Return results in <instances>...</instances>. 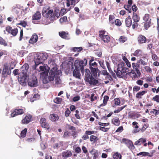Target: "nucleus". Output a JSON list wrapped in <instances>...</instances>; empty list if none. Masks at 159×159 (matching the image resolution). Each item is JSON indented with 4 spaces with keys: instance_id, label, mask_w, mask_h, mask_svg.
Segmentation results:
<instances>
[{
    "instance_id": "nucleus-1",
    "label": "nucleus",
    "mask_w": 159,
    "mask_h": 159,
    "mask_svg": "<svg viewBox=\"0 0 159 159\" xmlns=\"http://www.w3.org/2000/svg\"><path fill=\"white\" fill-rule=\"evenodd\" d=\"M48 63L50 65V67L52 68L49 72L48 77L47 75L46 78L48 82L47 84L49 81H53L57 76H59L61 74V71L60 70H58L57 65L54 62L51 61H48Z\"/></svg>"
},
{
    "instance_id": "nucleus-2",
    "label": "nucleus",
    "mask_w": 159,
    "mask_h": 159,
    "mask_svg": "<svg viewBox=\"0 0 159 159\" xmlns=\"http://www.w3.org/2000/svg\"><path fill=\"white\" fill-rule=\"evenodd\" d=\"M147 63L142 59L139 60L136 63H133L132 64V66L133 69L135 70L138 74H140L139 69H140L142 71H146L147 72L151 73L152 70L149 66H145L143 67L142 66H145Z\"/></svg>"
},
{
    "instance_id": "nucleus-3",
    "label": "nucleus",
    "mask_w": 159,
    "mask_h": 159,
    "mask_svg": "<svg viewBox=\"0 0 159 159\" xmlns=\"http://www.w3.org/2000/svg\"><path fill=\"white\" fill-rule=\"evenodd\" d=\"M42 14L43 17L49 18L51 21L56 20L60 16L59 10H56L53 12V10L50 9L49 7H44L42 10Z\"/></svg>"
},
{
    "instance_id": "nucleus-4",
    "label": "nucleus",
    "mask_w": 159,
    "mask_h": 159,
    "mask_svg": "<svg viewBox=\"0 0 159 159\" xmlns=\"http://www.w3.org/2000/svg\"><path fill=\"white\" fill-rule=\"evenodd\" d=\"M35 69L39 72H41L39 74L41 78L42 79L44 84H47L48 80L46 77L50 69V67L46 64H44L42 66H40L39 68L35 67Z\"/></svg>"
},
{
    "instance_id": "nucleus-5",
    "label": "nucleus",
    "mask_w": 159,
    "mask_h": 159,
    "mask_svg": "<svg viewBox=\"0 0 159 159\" xmlns=\"http://www.w3.org/2000/svg\"><path fill=\"white\" fill-rule=\"evenodd\" d=\"M48 57V55L46 53H42L37 54L35 57L34 61L36 67H37L38 65L45 60Z\"/></svg>"
},
{
    "instance_id": "nucleus-6",
    "label": "nucleus",
    "mask_w": 159,
    "mask_h": 159,
    "mask_svg": "<svg viewBox=\"0 0 159 159\" xmlns=\"http://www.w3.org/2000/svg\"><path fill=\"white\" fill-rule=\"evenodd\" d=\"M87 60L84 59L83 60L79 61L78 60H76L74 63V66L75 68H79L81 70L82 72L84 71V66H86L87 63Z\"/></svg>"
},
{
    "instance_id": "nucleus-7",
    "label": "nucleus",
    "mask_w": 159,
    "mask_h": 159,
    "mask_svg": "<svg viewBox=\"0 0 159 159\" xmlns=\"http://www.w3.org/2000/svg\"><path fill=\"white\" fill-rule=\"evenodd\" d=\"M99 36L101 40L105 43H108L110 40V38L108 34L104 30L100 31Z\"/></svg>"
},
{
    "instance_id": "nucleus-8",
    "label": "nucleus",
    "mask_w": 159,
    "mask_h": 159,
    "mask_svg": "<svg viewBox=\"0 0 159 159\" xmlns=\"http://www.w3.org/2000/svg\"><path fill=\"white\" fill-rule=\"evenodd\" d=\"M28 85L31 87H36L38 85L37 78L36 76L32 75L28 79Z\"/></svg>"
},
{
    "instance_id": "nucleus-9",
    "label": "nucleus",
    "mask_w": 159,
    "mask_h": 159,
    "mask_svg": "<svg viewBox=\"0 0 159 159\" xmlns=\"http://www.w3.org/2000/svg\"><path fill=\"white\" fill-rule=\"evenodd\" d=\"M143 20L145 21L144 27L146 29H147L150 25L151 24V19L149 17V15L148 14H146L143 17Z\"/></svg>"
},
{
    "instance_id": "nucleus-10",
    "label": "nucleus",
    "mask_w": 159,
    "mask_h": 159,
    "mask_svg": "<svg viewBox=\"0 0 159 159\" xmlns=\"http://www.w3.org/2000/svg\"><path fill=\"white\" fill-rule=\"evenodd\" d=\"M85 81L91 85H96L98 83V81L94 79L92 76L87 77L85 78Z\"/></svg>"
},
{
    "instance_id": "nucleus-11",
    "label": "nucleus",
    "mask_w": 159,
    "mask_h": 159,
    "mask_svg": "<svg viewBox=\"0 0 159 159\" xmlns=\"http://www.w3.org/2000/svg\"><path fill=\"white\" fill-rule=\"evenodd\" d=\"M122 142L126 144L130 149L134 150L135 149V147L133 145L132 142L130 140L123 139H122Z\"/></svg>"
},
{
    "instance_id": "nucleus-12",
    "label": "nucleus",
    "mask_w": 159,
    "mask_h": 159,
    "mask_svg": "<svg viewBox=\"0 0 159 159\" xmlns=\"http://www.w3.org/2000/svg\"><path fill=\"white\" fill-rule=\"evenodd\" d=\"M117 70L121 71L123 73H126L129 71V69L125 67L124 63L123 62H120L118 65Z\"/></svg>"
},
{
    "instance_id": "nucleus-13",
    "label": "nucleus",
    "mask_w": 159,
    "mask_h": 159,
    "mask_svg": "<svg viewBox=\"0 0 159 159\" xmlns=\"http://www.w3.org/2000/svg\"><path fill=\"white\" fill-rule=\"evenodd\" d=\"M29 68V66L28 64H25L23 65L20 68L21 74L24 75L29 76V72H28Z\"/></svg>"
},
{
    "instance_id": "nucleus-14",
    "label": "nucleus",
    "mask_w": 159,
    "mask_h": 159,
    "mask_svg": "<svg viewBox=\"0 0 159 159\" xmlns=\"http://www.w3.org/2000/svg\"><path fill=\"white\" fill-rule=\"evenodd\" d=\"M32 116L28 114L21 121L22 124H27L31 121Z\"/></svg>"
},
{
    "instance_id": "nucleus-15",
    "label": "nucleus",
    "mask_w": 159,
    "mask_h": 159,
    "mask_svg": "<svg viewBox=\"0 0 159 159\" xmlns=\"http://www.w3.org/2000/svg\"><path fill=\"white\" fill-rule=\"evenodd\" d=\"M29 76L23 75L20 78H19L18 79V80L20 84L23 86H25L26 84L28 76Z\"/></svg>"
},
{
    "instance_id": "nucleus-16",
    "label": "nucleus",
    "mask_w": 159,
    "mask_h": 159,
    "mask_svg": "<svg viewBox=\"0 0 159 159\" xmlns=\"http://www.w3.org/2000/svg\"><path fill=\"white\" fill-rule=\"evenodd\" d=\"M24 113V111L22 109H16L11 114V116L14 117L16 116L21 115Z\"/></svg>"
},
{
    "instance_id": "nucleus-17",
    "label": "nucleus",
    "mask_w": 159,
    "mask_h": 159,
    "mask_svg": "<svg viewBox=\"0 0 159 159\" xmlns=\"http://www.w3.org/2000/svg\"><path fill=\"white\" fill-rule=\"evenodd\" d=\"M40 122L41 126L43 127L46 128L48 129H49V127L47 123L46 122V120L45 118H41L40 120Z\"/></svg>"
},
{
    "instance_id": "nucleus-18",
    "label": "nucleus",
    "mask_w": 159,
    "mask_h": 159,
    "mask_svg": "<svg viewBox=\"0 0 159 159\" xmlns=\"http://www.w3.org/2000/svg\"><path fill=\"white\" fill-rule=\"evenodd\" d=\"M138 43L140 44L145 43L146 42V38L144 36L139 35L138 38Z\"/></svg>"
},
{
    "instance_id": "nucleus-19",
    "label": "nucleus",
    "mask_w": 159,
    "mask_h": 159,
    "mask_svg": "<svg viewBox=\"0 0 159 159\" xmlns=\"http://www.w3.org/2000/svg\"><path fill=\"white\" fill-rule=\"evenodd\" d=\"M49 118L52 121L56 122L58 120L59 117L57 115L55 114H52L50 115Z\"/></svg>"
},
{
    "instance_id": "nucleus-20",
    "label": "nucleus",
    "mask_w": 159,
    "mask_h": 159,
    "mask_svg": "<svg viewBox=\"0 0 159 159\" xmlns=\"http://www.w3.org/2000/svg\"><path fill=\"white\" fill-rule=\"evenodd\" d=\"M90 153L93 155V159H97L98 157V152L96 149H93L90 151Z\"/></svg>"
},
{
    "instance_id": "nucleus-21",
    "label": "nucleus",
    "mask_w": 159,
    "mask_h": 159,
    "mask_svg": "<svg viewBox=\"0 0 159 159\" xmlns=\"http://www.w3.org/2000/svg\"><path fill=\"white\" fill-rule=\"evenodd\" d=\"M66 1L67 7H69L70 5H75L79 0H66Z\"/></svg>"
},
{
    "instance_id": "nucleus-22",
    "label": "nucleus",
    "mask_w": 159,
    "mask_h": 159,
    "mask_svg": "<svg viewBox=\"0 0 159 159\" xmlns=\"http://www.w3.org/2000/svg\"><path fill=\"white\" fill-rule=\"evenodd\" d=\"M59 35L62 38L66 39H70V36L68 33L64 31L60 32Z\"/></svg>"
},
{
    "instance_id": "nucleus-23",
    "label": "nucleus",
    "mask_w": 159,
    "mask_h": 159,
    "mask_svg": "<svg viewBox=\"0 0 159 159\" xmlns=\"http://www.w3.org/2000/svg\"><path fill=\"white\" fill-rule=\"evenodd\" d=\"M59 76H57L54 80L55 85L56 86L60 87L61 85V80Z\"/></svg>"
},
{
    "instance_id": "nucleus-24",
    "label": "nucleus",
    "mask_w": 159,
    "mask_h": 159,
    "mask_svg": "<svg viewBox=\"0 0 159 159\" xmlns=\"http://www.w3.org/2000/svg\"><path fill=\"white\" fill-rule=\"evenodd\" d=\"M38 36L37 34L33 35L29 41L30 43L33 44L37 42Z\"/></svg>"
},
{
    "instance_id": "nucleus-25",
    "label": "nucleus",
    "mask_w": 159,
    "mask_h": 159,
    "mask_svg": "<svg viewBox=\"0 0 159 159\" xmlns=\"http://www.w3.org/2000/svg\"><path fill=\"white\" fill-rule=\"evenodd\" d=\"M80 69L79 68H77L75 67V69L74 70L73 72V75L74 76L76 77V78H80V74L79 72V70Z\"/></svg>"
},
{
    "instance_id": "nucleus-26",
    "label": "nucleus",
    "mask_w": 159,
    "mask_h": 159,
    "mask_svg": "<svg viewBox=\"0 0 159 159\" xmlns=\"http://www.w3.org/2000/svg\"><path fill=\"white\" fill-rule=\"evenodd\" d=\"M72 155L71 152L70 151H65L63 152L62 156L64 157H70Z\"/></svg>"
},
{
    "instance_id": "nucleus-27",
    "label": "nucleus",
    "mask_w": 159,
    "mask_h": 159,
    "mask_svg": "<svg viewBox=\"0 0 159 159\" xmlns=\"http://www.w3.org/2000/svg\"><path fill=\"white\" fill-rule=\"evenodd\" d=\"M125 24L127 27H130L132 24V21L130 16L126 18L125 20Z\"/></svg>"
},
{
    "instance_id": "nucleus-28",
    "label": "nucleus",
    "mask_w": 159,
    "mask_h": 159,
    "mask_svg": "<svg viewBox=\"0 0 159 159\" xmlns=\"http://www.w3.org/2000/svg\"><path fill=\"white\" fill-rule=\"evenodd\" d=\"M146 141V139L144 138H141L137 141H136L134 143V144L136 145H140L142 143H143Z\"/></svg>"
},
{
    "instance_id": "nucleus-29",
    "label": "nucleus",
    "mask_w": 159,
    "mask_h": 159,
    "mask_svg": "<svg viewBox=\"0 0 159 159\" xmlns=\"http://www.w3.org/2000/svg\"><path fill=\"white\" fill-rule=\"evenodd\" d=\"M11 73V70L8 69L7 66H4L2 71V73L3 74H6L9 75H10Z\"/></svg>"
},
{
    "instance_id": "nucleus-30",
    "label": "nucleus",
    "mask_w": 159,
    "mask_h": 159,
    "mask_svg": "<svg viewBox=\"0 0 159 159\" xmlns=\"http://www.w3.org/2000/svg\"><path fill=\"white\" fill-rule=\"evenodd\" d=\"M41 14L39 11H37L36 13L33 15L32 17V20H38L40 18Z\"/></svg>"
},
{
    "instance_id": "nucleus-31",
    "label": "nucleus",
    "mask_w": 159,
    "mask_h": 159,
    "mask_svg": "<svg viewBox=\"0 0 159 159\" xmlns=\"http://www.w3.org/2000/svg\"><path fill=\"white\" fill-rule=\"evenodd\" d=\"M112 122L115 125L118 126L120 125V121L118 118L117 117L114 118L112 120Z\"/></svg>"
},
{
    "instance_id": "nucleus-32",
    "label": "nucleus",
    "mask_w": 159,
    "mask_h": 159,
    "mask_svg": "<svg viewBox=\"0 0 159 159\" xmlns=\"http://www.w3.org/2000/svg\"><path fill=\"white\" fill-rule=\"evenodd\" d=\"M133 55L134 56H136L137 57L141 56L142 55V52L140 50H137L135 51V52L133 54Z\"/></svg>"
},
{
    "instance_id": "nucleus-33",
    "label": "nucleus",
    "mask_w": 159,
    "mask_h": 159,
    "mask_svg": "<svg viewBox=\"0 0 159 159\" xmlns=\"http://www.w3.org/2000/svg\"><path fill=\"white\" fill-rule=\"evenodd\" d=\"M138 124V123L136 121L132 123L133 125L134 126V128L136 129L133 132L134 133H136L139 131V130L137 129L139 128V126L137 125Z\"/></svg>"
},
{
    "instance_id": "nucleus-34",
    "label": "nucleus",
    "mask_w": 159,
    "mask_h": 159,
    "mask_svg": "<svg viewBox=\"0 0 159 159\" xmlns=\"http://www.w3.org/2000/svg\"><path fill=\"white\" fill-rule=\"evenodd\" d=\"M109 98L108 96H105L103 97V103L100 105V107L105 106Z\"/></svg>"
},
{
    "instance_id": "nucleus-35",
    "label": "nucleus",
    "mask_w": 159,
    "mask_h": 159,
    "mask_svg": "<svg viewBox=\"0 0 159 159\" xmlns=\"http://www.w3.org/2000/svg\"><path fill=\"white\" fill-rule=\"evenodd\" d=\"M121 155L118 152L114 153L113 155L114 159H121Z\"/></svg>"
},
{
    "instance_id": "nucleus-36",
    "label": "nucleus",
    "mask_w": 159,
    "mask_h": 159,
    "mask_svg": "<svg viewBox=\"0 0 159 159\" xmlns=\"http://www.w3.org/2000/svg\"><path fill=\"white\" fill-rule=\"evenodd\" d=\"M127 39V38L124 36L120 37L119 40L120 43H123L125 42Z\"/></svg>"
},
{
    "instance_id": "nucleus-37",
    "label": "nucleus",
    "mask_w": 159,
    "mask_h": 159,
    "mask_svg": "<svg viewBox=\"0 0 159 159\" xmlns=\"http://www.w3.org/2000/svg\"><path fill=\"white\" fill-rule=\"evenodd\" d=\"M83 49L82 47H73L71 48V50L75 52H79Z\"/></svg>"
},
{
    "instance_id": "nucleus-38",
    "label": "nucleus",
    "mask_w": 159,
    "mask_h": 159,
    "mask_svg": "<svg viewBox=\"0 0 159 159\" xmlns=\"http://www.w3.org/2000/svg\"><path fill=\"white\" fill-rule=\"evenodd\" d=\"M17 24L20 25L24 27H25L27 25V22L25 20L20 21V22L17 23Z\"/></svg>"
},
{
    "instance_id": "nucleus-39",
    "label": "nucleus",
    "mask_w": 159,
    "mask_h": 159,
    "mask_svg": "<svg viewBox=\"0 0 159 159\" xmlns=\"http://www.w3.org/2000/svg\"><path fill=\"white\" fill-rule=\"evenodd\" d=\"M132 18L134 21L139 22L140 20L139 17L136 13H134Z\"/></svg>"
},
{
    "instance_id": "nucleus-40",
    "label": "nucleus",
    "mask_w": 159,
    "mask_h": 159,
    "mask_svg": "<svg viewBox=\"0 0 159 159\" xmlns=\"http://www.w3.org/2000/svg\"><path fill=\"white\" fill-rule=\"evenodd\" d=\"M159 114V110H157L155 109H153L150 112V114L152 115H158Z\"/></svg>"
},
{
    "instance_id": "nucleus-41",
    "label": "nucleus",
    "mask_w": 159,
    "mask_h": 159,
    "mask_svg": "<svg viewBox=\"0 0 159 159\" xmlns=\"http://www.w3.org/2000/svg\"><path fill=\"white\" fill-rule=\"evenodd\" d=\"M27 131V129L26 128H25L21 131L20 133V137L21 138H24L26 135V134Z\"/></svg>"
},
{
    "instance_id": "nucleus-42",
    "label": "nucleus",
    "mask_w": 159,
    "mask_h": 159,
    "mask_svg": "<svg viewBox=\"0 0 159 159\" xmlns=\"http://www.w3.org/2000/svg\"><path fill=\"white\" fill-rule=\"evenodd\" d=\"M146 92L144 91L139 92L137 93L136 95V97L138 98H141L142 96Z\"/></svg>"
},
{
    "instance_id": "nucleus-43",
    "label": "nucleus",
    "mask_w": 159,
    "mask_h": 159,
    "mask_svg": "<svg viewBox=\"0 0 159 159\" xmlns=\"http://www.w3.org/2000/svg\"><path fill=\"white\" fill-rule=\"evenodd\" d=\"M73 149L75 152L77 153H80L81 151L80 148V147H76V145H75L73 146Z\"/></svg>"
},
{
    "instance_id": "nucleus-44",
    "label": "nucleus",
    "mask_w": 159,
    "mask_h": 159,
    "mask_svg": "<svg viewBox=\"0 0 159 159\" xmlns=\"http://www.w3.org/2000/svg\"><path fill=\"white\" fill-rule=\"evenodd\" d=\"M62 146V143L61 142H60L57 143H55L53 146V147L54 148H58Z\"/></svg>"
},
{
    "instance_id": "nucleus-45",
    "label": "nucleus",
    "mask_w": 159,
    "mask_h": 159,
    "mask_svg": "<svg viewBox=\"0 0 159 159\" xmlns=\"http://www.w3.org/2000/svg\"><path fill=\"white\" fill-rule=\"evenodd\" d=\"M91 72L94 75H95L98 73V69L97 68H94L93 67H90Z\"/></svg>"
},
{
    "instance_id": "nucleus-46",
    "label": "nucleus",
    "mask_w": 159,
    "mask_h": 159,
    "mask_svg": "<svg viewBox=\"0 0 159 159\" xmlns=\"http://www.w3.org/2000/svg\"><path fill=\"white\" fill-rule=\"evenodd\" d=\"M90 141L91 142H95L96 141L98 140L97 137L94 135L90 136Z\"/></svg>"
},
{
    "instance_id": "nucleus-47",
    "label": "nucleus",
    "mask_w": 159,
    "mask_h": 159,
    "mask_svg": "<svg viewBox=\"0 0 159 159\" xmlns=\"http://www.w3.org/2000/svg\"><path fill=\"white\" fill-rule=\"evenodd\" d=\"M90 77V76H92L90 72V70L89 69H86L85 70V77L86 78V77Z\"/></svg>"
},
{
    "instance_id": "nucleus-48",
    "label": "nucleus",
    "mask_w": 159,
    "mask_h": 159,
    "mask_svg": "<svg viewBox=\"0 0 159 159\" xmlns=\"http://www.w3.org/2000/svg\"><path fill=\"white\" fill-rule=\"evenodd\" d=\"M62 100V99L61 98H57L54 100V102L56 103L60 104L61 103Z\"/></svg>"
},
{
    "instance_id": "nucleus-49",
    "label": "nucleus",
    "mask_w": 159,
    "mask_h": 159,
    "mask_svg": "<svg viewBox=\"0 0 159 159\" xmlns=\"http://www.w3.org/2000/svg\"><path fill=\"white\" fill-rule=\"evenodd\" d=\"M91 101V102H93L94 100L97 99V97L96 96H95V94L94 93L91 94V97H90Z\"/></svg>"
},
{
    "instance_id": "nucleus-50",
    "label": "nucleus",
    "mask_w": 159,
    "mask_h": 159,
    "mask_svg": "<svg viewBox=\"0 0 159 159\" xmlns=\"http://www.w3.org/2000/svg\"><path fill=\"white\" fill-rule=\"evenodd\" d=\"M0 44L4 46L7 45V43L1 37H0Z\"/></svg>"
},
{
    "instance_id": "nucleus-51",
    "label": "nucleus",
    "mask_w": 159,
    "mask_h": 159,
    "mask_svg": "<svg viewBox=\"0 0 159 159\" xmlns=\"http://www.w3.org/2000/svg\"><path fill=\"white\" fill-rule=\"evenodd\" d=\"M17 32L18 30L17 29H12L10 33L13 36H15L16 35Z\"/></svg>"
},
{
    "instance_id": "nucleus-52",
    "label": "nucleus",
    "mask_w": 159,
    "mask_h": 159,
    "mask_svg": "<svg viewBox=\"0 0 159 159\" xmlns=\"http://www.w3.org/2000/svg\"><path fill=\"white\" fill-rule=\"evenodd\" d=\"M67 20V17L65 16L61 18L59 20L60 23H62L64 22H66Z\"/></svg>"
},
{
    "instance_id": "nucleus-53",
    "label": "nucleus",
    "mask_w": 159,
    "mask_h": 159,
    "mask_svg": "<svg viewBox=\"0 0 159 159\" xmlns=\"http://www.w3.org/2000/svg\"><path fill=\"white\" fill-rule=\"evenodd\" d=\"M148 152H141L137 154L138 156L142 155L143 156H148Z\"/></svg>"
},
{
    "instance_id": "nucleus-54",
    "label": "nucleus",
    "mask_w": 159,
    "mask_h": 159,
    "mask_svg": "<svg viewBox=\"0 0 159 159\" xmlns=\"http://www.w3.org/2000/svg\"><path fill=\"white\" fill-rule=\"evenodd\" d=\"M116 73V74L117 76L121 78L122 77V74L124 73L122 72L121 71L117 70V71H115Z\"/></svg>"
},
{
    "instance_id": "nucleus-55",
    "label": "nucleus",
    "mask_w": 159,
    "mask_h": 159,
    "mask_svg": "<svg viewBox=\"0 0 159 159\" xmlns=\"http://www.w3.org/2000/svg\"><path fill=\"white\" fill-rule=\"evenodd\" d=\"M126 106H125L124 107H121L119 108L117 110L114 111V113H118L121 110L123 109Z\"/></svg>"
},
{
    "instance_id": "nucleus-56",
    "label": "nucleus",
    "mask_w": 159,
    "mask_h": 159,
    "mask_svg": "<svg viewBox=\"0 0 159 159\" xmlns=\"http://www.w3.org/2000/svg\"><path fill=\"white\" fill-rule=\"evenodd\" d=\"M89 65L90 66V67H96L97 66V63L95 61H93V62H91V63H89Z\"/></svg>"
},
{
    "instance_id": "nucleus-57",
    "label": "nucleus",
    "mask_w": 159,
    "mask_h": 159,
    "mask_svg": "<svg viewBox=\"0 0 159 159\" xmlns=\"http://www.w3.org/2000/svg\"><path fill=\"white\" fill-rule=\"evenodd\" d=\"M96 133L95 131H88L87 130L85 131V134H86L90 135L92 134H94Z\"/></svg>"
},
{
    "instance_id": "nucleus-58",
    "label": "nucleus",
    "mask_w": 159,
    "mask_h": 159,
    "mask_svg": "<svg viewBox=\"0 0 159 159\" xmlns=\"http://www.w3.org/2000/svg\"><path fill=\"white\" fill-rule=\"evenodd\" d=\"M115 23L116 25L118 26H120L121 24V23L119 19L116 20L115 21Z\"/></svg>"
},
{
    "instance_id": "nucleus-59",
    "label": "nucleus",
    "mask_w": 159,
    "mask_h": 159,
    "mask_svg": "<svg viewBox=\"0 0 159 159\" xmlns=\"http://www.w3.org/2000/svg\"><path fill=\"white\" fill-rule=\"evenodd\" d=\"M115 103L116 105H119L120 104V100L118 98H116L114 99Z\"/></svg>"
},
{
    "instance_id": "nucleus-60",
    "label": "nucleus",
    "mask_w": 159,
    "mask_h": 159,
    "mask_svg": "<svg viewBox=\"0 0 159 159\" xmlns=\"http://www.w3.org/2000/svg\"><path fill=\"white\" fill-rule=\"evenodd\" d=\"M99 128L100 130L104 132H107V131L108 129L109 128H105L103 127L100 126L99 127Z\"/></svg>"
},
{
    "instance_id": "nucleus-61",
    "label": "nucleus",
    "mask_w": 159,
    "mask_h": 159,
    "mask_svg": "<svg viewBox=\"0 0 159 159\" xmlns=\"http://www.w3.org/2000/svg\"><path fill=\"white\" fill-rule=\"evenodd\" d=\"M123 128L122 126H120L119 127L117 130H116V132H119L120 133L123 131Z\"/></svg>"
},
{
    "instance_id": "nucleus-62",
    "label": "nucleus",
    "mask_w": 159,
    "mask_h": 159,
    "mask_svg": "<svg viewBox=\"0 0 159 159\" xmlns=\"http://www.w3.org/2000/svg\"><path fill=\"white\" fill-rule=\"evenodd\" d=\"M153 99L157 102H159V95H157L153 97Z\"/></svg>"
},
{
    "instance_id": "nucleus-63",
    "label": "nucleus",
    "mask_w": 159,
    "mask_h": 159,
    "mask_svg": "<svg viewBox=\"0 0 159 159\" xmlns=\"http://www.w3.org/2000/svg\"><path fill=\"white\" fill-rule=\"evenodd\" d=\"M104 61H100L99 62V63L100 64V66L102 67V68L103 69H105L106 68L104 66Z\"/></svg>"
},
{
    "instance_id": "nucleus-64",
    "label": "nucleus",
    "mask_w": 159,
    "mask_h": 159,
    "mask_svg": "<svg viewBox=\"0 0 159 159\" xmlns=\"http://www.w3.org/2000/svg\"><path fill=\"white\" fill-rule=\"evenodd\" d=\"M138 22L134 21L133 22L132 27L133 29H135V28H136L138 26V24L137 23Z\"/></svg>"
}]
</instances>
